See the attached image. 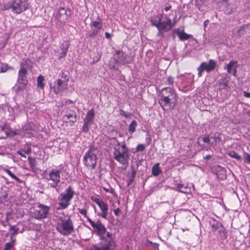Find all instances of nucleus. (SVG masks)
Instances as JSON below:
<instances>
[{"mask_svg": "<svg viewBox=\"0 0 250 250\" xmlns=\"http://www.w3.org/2000/svg\"><path fill=\"white\" fill-rule=\"evenodd\" d=\"M0 128L1 130L7 132L9 129V125L7 124H5L2 126H0Z\"/></svg>", "mask_w": 250, "mask_h": 250, "instance_id": "a19ab883", "label": "nucleus"}, {"mask_svg": "<svg viewBox=\"0 0 250 250\" xmlns=\"http://www.w3.org/2000/svg\"><path fill=\"white\" fill-rule=\"evenodd\" d=\"M202 141L204 143H207L209 146H211L212 145V143L210 142V139L208 136H205L202 138H199L198 139V144L200 146H202V145L201 144V142Z\"/></svg>", "mask_w": 250, "mask_h": 250, "instance_id": "c756f323", "label": "nucleus"}, {"mask_svg": "<svg viewBox=\"0 0 250 250\" xmlns=\"http://www.w3.org/2000/svg\"><path fill=\"white\" fill-rule=\"evenodd\" d=\"M61 171L56 169H53L49 172V177L47 178V180L48 182L51 181V182L48 183V186L57 190V187L61 181Z\"/></svg>", "mask_w": 250, "mask_h": 250, "instance_id": "1a4fd4ad", "label": "nucleus"}, {"mask_svg": "<svg viewBox=\"0 0 250 250\" xmlns=\"http://www.w3.org/2000/svg\"><path fill=\"white\" fill-rule=\"evenodd\" d=\"M44 81V78L43 77L40 75L38 76V79H37V86L38 87L43 88L44 87V84L43 83V82Z\"/></svg>", "mask_w": 250, "mask_h": 250, "instance_id": "473e14b6", "label": "nucleus"}, {"mask_svg": "<svg viewBox=\"0 0 250 250\" xmlns=\"http://www.w3.org/2000/svg\"><path fill=\"white\" fill-rule=\"evenodd\" d=\"M211 155H206L204 158L205 159H206L207 161H208L211 157Z\"/></svg>", "mask_w": 250, "mask_h": 250, "instance_id": "603ef678", "label": "nucleus"}, {"mask_svg": "<svg viewBox=\"0 0 250 250\" xmlns=\"http://www.w3.org/2000/svg\"><path fill=\"white\" fill-rule=\"evenodd\" d=\"M244 161L245 163L250 164V154L247 153H245L243 155Z\"/></svg>", "mask_w": 250, "mask_h": 250, "instance_id": "58836bf2", "label": "nucleus"}, {"mask_svg": "<svg viewBox=\"0 0 250 250\" xmlns=\"http://www.w3.org/2000/svg\"><path fill=\"white\" fill-rule=\"evenodd\" d=\"M8 66L7 64H2L0 67V70L1 72H5L7 71L8 69Z\"/></svg>", "mask_w": 250, "mask_h": 250, "instance_id": "79ce46f5", "label": "nucleus"}, {"mask_svg": "<svg viewBox=\"0 0 250 250\" xmlns=\"http://www.w3.org/2000/svg\"><path fill=\"white\" fill-rule=\"evenodd\" d=\"M15 241H11L10 242L6 243L5 245V248L3 250H10L13 247V244Z\"/></svg>", "mask_w": 250, "mask_h": 250, "instance_id": "c9c22d12", "label": "nucleus"}, {"mask_svg": "<svg viewBox=\"0 0 250 250\" xmlns=\"http://www.w3.org/2000/svg\"><path fill=\"white\" fill-rule=\"evenodd\" d=\"M159 30V32L158 33V36H163V32H164L163 30Z\"/></svg>", "mask_w": 250, "mask_h": 250, "instance_id": "864d4df0", "label": "nucleus"}, {"mask_svg": "<svg viewBox=\"0 0 250 250\" xmlns=\"http://www.w3.org/2000/svg\"><path fill=\"white\" fill-rule=\"evenodd\" d=\"M74 194V191L71 186H69L63 193L60 194L58 198L59 207L58 209H65L70 204V201Z\"/></svg>", "mask_w": 250, "mask_h": 250, "instance_id": "423d86ee", "label": "nucleus"}, {"mask_svg": "<svg viewBox=\"0 0 250 250\" xmlns=\"http://www.w3.org/2000/svg\"><path fill=\"white\" fill-rule=\"evenodd\" d=\"M6 173L10 176L12 174V172L9 169H6Z\"/></svg>", "mask_w": 250, "mask_h": 250, "instance_id": "4d7b16f0", "label": "nucleus"}, {"mask_svg": "<svg viewBox=\"0 0 250 250\" xmlns=\"http://www.w3.org/2000/svg\"><path fill=\"white\" fill-rule=\"evenodd\" d=\"M167 83L169 84H173L174 83L173 78L171 76H169L167 79Z\"/></svg>", "mask_w": 250, "mask_h": 250, "instance_id": "49530a36", "label": "nucleus"}, {"mask_svg": "<svg viewBox=\"0 0 250 250\" xmlns=\"http://www.w3.org/2000/svg\"><path fill=\"white\" fill-rule=\"evenodd\" d=\"M228 155L232 158H235L237 160H241V157L238 155L235 151H230L228 153Z\"/></svg>", "mask_w": 250, "mask_h": 250, "instance_id": "f704fd0d", "label": "nucleus"}, {"mask_svg": "<svg viewBox=\"0 0 250 250\" xmlns=\"http://www.w3.org/2000/svg\"><path fill=\"white\" fill-rule=\"evenodd\" d=\"M212 138L214 139L215 141H216L217 139H218V140L220 139L219 137H216V136L212 137Z\"/></svg>", "mask_w": 250, "mask_h": 250, "instance_id": "680f3d73", "label": "nucleus"}, {"mask_svg": "<svg viewBox=\"0 0 250 250\" xmlns=\"http://www.w3.org/2000/svg\"><path fill=\"white\" fill-rule=\"evenodd\" d=\"M152 25L156 26L158 30H163L168 32L172 28V22L170 18L163 14L157 15L151 20Z\"/></svg>", "mask_w": 250, "mask_h": 250, "instance_id": "20e7f679", "label": "nucleus"}, {"mask_svg": "<svg viewBox=\"0 0 250 250\" xmlns=\"http://www.w3.org/2000/svg\"><path fill=\"white\" fill-rule=\"evenodd\" d=\"M177 188L180 192L185 193H188L189 191V188L188 186L182 184H178L177 185Z\"/></svg>", "mask_w": 250, "mask_h": 250, "instance_id": "cd10ccee", "label": "nucleus"}, {"mask_svg": "<svg viewBox=\"0 0 250 250\" xmlns=\"http://www.w3.org/2000/svg\"><path fill=\"white\" fill-rule=\"evenodd\" d=\"M33 66V62L32 61L28 58L24 59L22 60V62L20 63V68H23V70H26L28 71V70L31 69Z\"/></svg>", "mask_w": 250, "mask_h": 250, "instance_id": "412c9836", "label": "nucleus"}, {"mask_svg": "<svg viewBox=\"0 0 250 250\" xmlns=\"http://www.w3.org/2000/svg\"><path fill=\"white\" fill-rule=\"evenodd\" d=\"M94 116V111L93 109H91L87 112L83 122L87 123V124H89L90 125L93 124Z\"/></svg>", "mask_w": 250, "mask_h": 250, "instance_id": "4be33fe9", "label": "nucleus"}, {"mask_svg": "<svg viewBox=\"0 0 250 250\" xmlns=\"http://www.w3.org/2000/svg\"><path fill=\"white\" fill-rule=\"evenodd\" d=\"M147 243H149V244H152V245H153V246L155 248H158L159 245H158V244H157V243H153L152 242L149 241H148L147 242Z\"/></svg>", "mask_w": 250, "mask_h": 250, "instance_id": "09e8293b", "label": "nucleus"}, {"mask_svg": "<svg viewBox=\"0 0 250 250\" xmlns=\"http://www.w3.org/2000/svg\"><path fill=\"white\" fill-rule=\"evenodd\" d=\"M171 7V6H167L165 8V10L166 11H168L170 9Z\"/></svg>", "mask_w": 250, "mask_h": 250, "instance_id": "13d9d810", "label": "nucleus"}, {"mask_svg": "<svg viewBox=\"0 0 250 250\" xmlns=\"http://www.w3.org/2000/svg\"><path fill=\"white\" fill-rule=\"evenodd\" d=\"M104 190L107 191L108 190L106 189V188H104Z\"/></svg>", "mask_w": 250, "mask_h": 250, "instance_id": "e2e57ef3", "label": "nucleus"}, {"mask_svg": "<svg viewBox=\"0 0 250 250\" xmlns=\"http://www.w3.org/2000/svg\"><path fill=\"white\" fill-rule=\"evenodd\" d=\"M10 230L12 231L10 233V240L15 241V239L13 238V236L17 233L19 229L16 228L15 226L10 225Z\"/></svg>", "mask_w": 250, "mask_h": 250, "instance_id": "a878e982", "label": "nucleus"}, {"mask_svg": "<svg viewBox=\"0 0 250 250\" xmlns=\"http://www.w3.org/2000/svg\"><path fill=\"white\" fill-rule=\"evenodd\" d=\"M228 81L225 78L221 79L219 83V89H224L228 86Z\"/></svg>", "mask_w": 250, "mask_h": 250, "instance_id": "c85d7f7f", "label": "nucleus"}, {"mask_svg": "<svg viewBox=\"0 0 250 250\" xmlns=\"http://www.w3.org/2000/svg\"><path fill=\"white\" fill-rule=\"evenodd\" d=\"M61 77L62 78H63V80H66V82H68L69 79L67 78V76L66 74H65L64 72H62L61 73Z\"/></svg>", "mask_w": 250, "mask_h": 250, "instance_id": "a18cd8bd", "label": "nucleus"}, {"mask_svg": "<svg viewBox=\"0 0 250 250\" xmlns=\"http://www.w3.org/2000/svg\"><path fill=\"white\" fill-rule=\"evenodd\" d=\"M135 175V172L134 171H132L131 174L128 176V182L127 184L128 186H129L133 181Z\"/></svg>", "mask_w": 250, "mask_h": 250, "instance_id": "4c0bfd02", "label": "nucleus"}, {"mask_svg": "<svg viewBox=\"0 0 250 250\" xmlns=\"http://www.w3.org/2000/svg\"><path fill=\"white\" fill-rule=\"evenodd\" d=\"M137 125V123L135 120H133L131 122V124L129 126V131L130 133H132L135 131V129Z\"/></svg>", "mask_w": 250, "mask_h": 250, "instance_id": "2f4dec72", "label": "nucleus"}, {"mask_svg": "<svg viewBox=\"0 0 250 250\" xmlns=\"http://www.w3.org/2000/svg\"><path fill=\"white\" fill-rule=\"evenodd\" d=\"M216 65V62L213 60H210L208 62H202L198 68V76L201 77L202 73L204 71H206L208 72L213 71L215 69Z\"/></svg>", "mask_w": 250, "mask_h": 250, "instance_id": "4468645a", "label": "nucleus"}, {"mask_svg": "<svg viewBox=\"0 0 250 250\" xmlns=\"http://www.w3.org/2000/svg\"><path fill=\"white\" fill-rule=\"evenodd\" d=\"M237 61H230L227 66L228 72L230 74H232L234 76H236L237 68Z\"/></svg>", "mask_w": 250, "mask_h": 250, "instance_id": "aec40b11", "label": "nucleus"}, {"mask_svg": "<svg viewBox=\"0 0 250 250\" xmlns=\"http://www.w3.org/2000/svg\"><path fill=\"white\" fill-rule=\"evenodd\" d=\"M28 159L30 167L33 170H34L36 165L35 159L31 157H29Z\"/></svg>", "mask_w": 250, "mask_h": 250, "instance_id": "72a5a7b5", "label": "nucleus"}, {"mask_svg": "<svg viewBox=\"0 0 250 250\" xmlns=\"http://www.w3.org/2000/svg\"><path fill=\"white\" fill-rule=\"evenodd\" d=\"M244 96L247 98H250V92H244Z\"/></svg>", "mask_w": 250, "mask_h": 250, "instance_id": "8fccbe9b", "label": "nucleus"}, {"mask_svg": "<svg viewBox=\"0 0 250 250\" xmlns=\"http://www.w3.org/2000/svg\"><path fill=\"white\" fill-rule=\"evenodd\" d=\"M219 170L217 171V176L219 177L221 176L220 178L221 179H223L226 177V170L224 168H223L221 167H218Z\"/></svg>", "mask_w": 250, "mask_h": 250, "instance_id": "7c9ffc66", "label": "nucleus"}, {"mask_svg": "<svg viewBox=\"0 0 250 250\" xmlns=\"http://www.w3.org/2000/svg\"><path fill=\"white\" fill-rule=\"evenodd\" d=\"M106 238L107 239L102 241L104 244L94 245L91 248L90 250H113L116 247V244L113 238V234L111 232H107Z\"/></svg>", "mask_w": 250, "mask_h": 250, "instance_id": "6e6552de", "label": "nucleus"}, {"mask_svg": "<svg viewBox=\"0 0 250 250\" xmlns=\"http://www.w3.org/2000/svg\"><path fill=\"white\" fill-rule=\"evenodd\" d=\"M246 27V25H243L241 26L238 30H237V33L239 36H241L242 35H244L245 34V28Z\"/></svg>", "mask_w": 250, "mask_h": 250, "instance_id": "ea45409f", "label": "nucleus"}, {"mask_svg": "<svg viewBox=\"0 0 250 250\" xmlns=\"http://www.w3.org/2000/svg\"><path fill=\"white\" fill-rule=\"evenodd\" d=\"M121 211V209L119 208H117V209L114 210V213L116 216H119V213Z\"/></svg>", "mask_w": 250, "mask_h": 250, "instance_id": "de8ad7c7", "label": "nucleus"}, {"mask_svg": "<svg viewBox=\"0 0 250 250\" xmlns=\"http://www.w3.org/2000/svg\"><path fill=\"white\" fill-rule=\"evenodd\" d=\"M69 46V42L68 41H64L63 42L61 46V48L62 50V52L61 53L62 57H65L66 56Z\"/></svg>", "mask_w": 250, "mask_h": 250, "instance_id": "5701e85b", "label": "nucleus"}, {"mask_svg": "<svg viewBox=\"0 0 250 250\" xmlns=\"http://www.w3.org/2000/svg\"><path fill=\"white\" fill-rule=\"evenodd\" d=\"M96 150V147L91 145L83 157L84 164L88 168L94 169L96 167L97 158L95 152Z\"/></svg>", "mask_w": 250, "mask_h": 250, "instance_id": "39448f33", "label": "nucleus"}, {"mask_svg": "<svg viewBox=\"0 0 250 250\" xmlns=\"http://www.w3.org/2000/svg\"><path fill=\"white\" fill-rule=\"evenodd\" d=\"M10 177L13 178V179H15V177H16V175H15L13 173H12V174L10 176Z\"/></svg>", "mask_w": 250, "mask_h": 250, "instance_id": "052dcab7", "label": "nucleus"}, {"mask_svg": "<svg viewBox=\"0 0 250 250\" xmlns=\"http://www.w3.org/2000/svg\"><path fill=\"white\" fill-rule=\"evenodd\" d=\"M77 114L74 111H71L70 112H67L66 114H65L62 117V120L65 122H67V120H69L70 119H72L70 120L69 121V124L71 125H73L76 123L77 121Z\"/></svg>", "mask_w": 250, "mask_h": 250, "instance_id": "6ab92c4d", "label": "nucleus"}, {"mask_svg": "<svg viewBox=\"0 0 250 250\" xmlns=\"http://www.w3.org/2000/svg\"><path fill=\"white\" fill-rule=\"evenodd\" d=\"M56 230L63 236H68L74 230L73 222L70 215L59 217L56 223Z\"/></svg>", "mask_w": 250, "mask_h": 250, "instance_id": "f03ea898", "label": "nucleus"}, {"mask_svg": "<svg viewBox=\"0 0 250 250\" xmlns=\"http://www.w3.org/2000/svg\"><path fill=\"white\" fill-rule=\"evenodd\" d=\"M80 212L81 214L83 215L84 217L86 218L87 219V218H89L87 216V211H86V209H81L80 210Z\"/></svg>", "mask_w": 250, "mask_h": 250, "instance_id": "37998d69", "label": "nucleus"}, {"mask_svg": "<svg viewBox=\"0 0 250 250\" xmlns=\"http://www.w3.org/2000/svg\"><path fill=\"white\" fill-rule=\"evenodd\" d=\"M91 199L93 202H95L100 208L102 211L100 216L102 218L106 219L108 211V205L107 204L104 203L102 199L95 197H92ZM99 215H100V214H99Z\"/></svg>", "mask_w": 250, "mask_h": 250, "instance_id": "dca6fc26", "label": "nucleus"}, {"mask_svg": "<svg viewBox=\"0 0 250 250\" xmlns=\"http://www.w3.org/2000/svg\"><path fill=\"white\" fill-rule=\"evenodd\" d=\"M208 223L211 226V229L213 231H215L216 230L218 231L219 237L221 239L225 240L227 238V232L225 229L220 222L214 218H211L209 219Z\"/></svg>", "mask_w": 250, "mask_h": 250, "instance_id": "9d476101", "label": "nucleus"}, {"mask_svg": "<svg viewBox=\"0 0 250 250\" xmlns=\"http://www.w3.org/2000/svg\"><path fill=\"white\" fill-rule=\"evenodd\" d=\"M55 18L60 22L65 23L71 19V11L69 9L62 7L58 10Z\"/></svg>", "mask_w": 250, "mask_h": 250, "instance_id": "f8f14e48", "label": "nucleus"}, {"mask_svg": "<svg viewBox=\"0 0 250 250\" xmlns=\"http://www.w3.org/2000/svg\"><path fill=\"white\" fill-rule=\"evenodd\" d=\"M17 153H18V154H19L20 155H21V156H22V157H25V155L24 154H23V153H22L21 151H18L17 152Z\"/></svg>", "mask_w": 250, "mask_h": 250, "instance_id": "6e6d98bb", "label": "nucleus"}, {"mask_svg": "<svg viewBox=\"0 0 250 250\" xmlns=\"http://www.w3.org/2000/svg\"><path fill=\"white\" fill-rule=\"evenodd\" d=\"M145 147L144 145H142V144L138 145L136 148L137 150H138V151H143L145 149Z\"/></svg>", "mask_w": 250, "mask_h": 250, "instance_id": "c03bdc74", "label": "nucleus"}, {"mask_svg": "<svg viewBox=\"0 0 250 250\" xmlns=\"http://www.w3.org/2000/svg\"><path fill=\"white\" fill-rule=\"evenodd\" d=\"M123 115H125V112L124 111H123Z\"/></svg>", "mask_w": 250, "mask_h": 250, "instance_id": "0e129e2a", "label": "nucleus"}, {"mask_svg": "<svg viewBox=\"0 0 250 250\" xmlns=\"http://www.w3.org/2000/svg\"><path fill=\"white\" fill-rule=\"evenodd\" d=\"M114 143H116L114 147L113 155L114 159L123 165L127 163L129 159L128 149L124 143L120 147V143L115 138H112Z\"/></svg>", "mask_w": 250, "mask_h": 250, "instance_id": "7ed1b4c3", "label": "nucleus"}, {"mask_svg": "<svg viewBox=\"0 0 250 250\" xmlns=\"http://www.w3.org/2000/svg\"><path fill=\"white\" fill-rule=\"evenodd\" d=\"M91 125L89 124H87V123L84 122L83 125L82 127V130L85 133H87L89 129V127Z\"/></svg>", "mask_w": 250, "mask_h": 250, "instance_id": "e433bc0d", "label": "nucleus"}, {"mask_svg": "<svg viewBox=\"0 0 250 250\" xmlns=\"http://www.w3.org/2000/svg\"><path fill=\"white\" fill-rule=\"evenodd\" d=\"M27 71L20 68L18 73V83L19 85L17 87V91L23 90L25 88L28 83L26 77Z\"/></svg>", "mask_w": 250, "mask_h": 250, "instance_id": "ddd939ff", "label": "nucleus"}, {"mask_svg": "<svg viewBox=\"0 0 250 250\" xmlns=\"http://www.w3.org/2000/svg\"><path fill=\"white\" fill-rule=\"evenodd\" d=\"M49 210L48 207L42 204L39 205L34 212L35 218L37 219H42L46 218L49 214Z\"/></svg>", "mask_w": 250, "mask_h": 250, "instance_id": "2eb2a0df", "label": "nucleus"}, {"mask_svg": "<svg viewBox=\"0 0 250 250\" xmlns=\"http://www.w3.org/2000/svg\"><path fill=\"white\" fill-rule=\"evenodd\" d=\"M208 22L209 21L208 20H206V21H205L204 23V26H206L208 24Z\"/></svg>", "mask_w": 250, "mask_h": 250, "instance_id": "bf43d9fd", "label": "nucleus"}, {"mask_svg": "<svg viewBox=\"0 0 250 250\" xmlns=\"http://www.w3.org/2000/svg\"><path fill=\"white\" fill-rule=\"evenodd\" d=\"M102 22L100 19L99 21H94L91 22L90 24L91 31L89 36L90 38L95 37L99 31L102 28Z\"/></svg>", "mask_w": 250, "mask_h": 250, "instance_id": "f3484780", "label": "nucleus"}, {"mask_svg": "<svg viewBox=\"0 0 250 250\" xmlns=\"http://www.w3.org/2000/svg\"><path fill=\"white\" fill-rule=\"evenodd\" d=\"M87 221L92 227L93 232L100 236L102 241L107 239L106 238V233L107 232H106V229L100 220L98 219L96 222H94L90 218H87Z\"/></svg>", "mask_w": 250, "mask_h": 250, "instance_id": "0eeeda50", "label": "nucleus"}, {"mask_svg": "<svg viewBox=\"0 0 250 250\" xmlns=\"http://www.w3.org/2000/svg\"><path fill=\"white\" fill-rule=\"evenodd\" d=\"M105 36L106 38H107L108 39H110L111 37V34L108 32H105Z\"/></svg>", "mask_w": 250, "mask_h": 250, "instance_id": "3c124183", "label": "nucleus"}, {"mask_svg": "<svg viewBox=\"0 0 250 250\" xmlns=\"http://www.w3.org/2000/svg\"><path fill=\"white\" fill-rule=\"evenodd\" d=\"M116 57H115V62L116 63L125 64L128 63L126 61V56L123 51L116 50Z\"/></svg>", "mask_w": 250, "mask_h": 250, "instance_id": "a211bd4d", "label": "nucleus"}, {"mask_svg": "<svg viewBox=\"0 0 250 250\" xmlns=\"http://www.w3.org/2000/svg\"><path fill=\"white\" fill-rule=\"evenodd\" d=\"M176 34L181 41L187 40L191 37V35L186 33L184 31H178Z\"/></svg>", "mask_w": 250, "mask_h": 250, "instance_id": "393cba45", "label": "nucleus"}, {"mask_svg": "<svg viewBox=\"0 0 250 250\" xmlns=\"http://www.w3.org/2000/svg\"><path fill=\"white\" fill-rule=\"evenodd\" d=\"M162 171L160 169L159 163L156 164L152 168V174L154 176H158L161 173Z\"/></svg>", "mask_w": 250, "mask_h": 250, "instance_id": "bb28decb", "label": "nucleus"}, {"mask_svg": "<svg viewBox=\"0 0 250 250\" xmlns=\"http://www.w3.org/2000/svg\"><path fill=\"white\" fill-rule=\"evenodd\" d=\"M57 88L59 90H63V89L66 88L67 82H66V80H62L61 79H58L57 80Z\"/></svg>", "mask_w": 250, "mask_h": 250, "instance_id": "b1692460", "label": "nucleus"}, {"mask_svg": "<svg viewBox=\"0 0 250 250\" xmlns=\"http://www.w3.org/2000/svg\"><path fill=\"white\" fill-rule=\"evenodd\" d=\"M15 180H16L18 183H22V180H21V179H20L18 177H17V176L15 177V178L14 179Z\"/></svg>", "mask_w": 250, "mask_h": 250, "instance_id": "5fc2aeb1", "label": "nucleus"}, {"mask_svg": "<svg viewBox=\"0 0 250 250\" xmlns=\"http://www.w3.org/2000/svg\"><path fill=\"white\" fill-rule=\"evenodd\" d=\"M177 94L170 87L163 88L160 92L158 103L164 111L174 108L177 103Z\"/></svg>", "mask_w": 250, "mask_h": 250, "instance_id": "f257e3e1", "label": "nucleus"}, {"mask_svg": "<svg viewBox=\"0 0 250 250\" xmlns=\"http://www.w3.org/2000/svg\"><path fill=\"white\" fill-rule=\"evenodd\" d=\"M28 3L26 0H14L10 7L13 12L16 14H20L28 8Z\"/></svg>", "mask_w": 250, "mask_h": 250, "instance_id": "9b49d317", "label": "nucleus"}]
</instances>
